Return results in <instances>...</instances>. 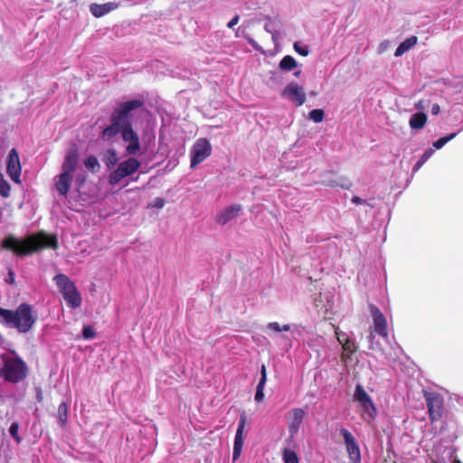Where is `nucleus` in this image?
<instances>
[{
	"label": "nucleus",
	"instance_id": "f257e3e1",
	"mask_svg": "<svg viewBox=\"0 0 463 463\" xmlns=\"http://www.w3.org/2000/svg\"><path fill=\"white\" fill-rule=\"evenodd\" d=\"M143 106L144 101L140 99L119 103L110 115L111 124L102 130L101 138L104 141H110L118 133H121L123 141L128 143L126 152L130 156H135L140 150V142L138 135L132 128L131 112Z\"/></svg>",
	"mask_w": 463,
	"mask_h": 463
},
{
	"label": "nucleus",
	"instance_id": "f03ea898",
	"mask_svg": "<svg viewBox=\"0 0 463 463\" xmlns=\"http://www.w3.org/2000/svg\"><path fill=\"white\" fill-rule=\"evenodd\" d=\"M0 324L20 333L29 331V304L22 303L15 310L0 307Z\"/></svg>",
	"mask_w": 463,
	"mask_h": 463
},
{
	"label": "nucleus",
	"instance_id": "7ed1b4c3",
	"mask_svg": "<svg viewBox=\"0 0 463 463\" xmlns=\"http://www.w3.org/2000/svg\"><path fill=\"white\" fill-rule=\"evenodd\" d=\"M54 281L62 294L67 305L71 308H77L81 305V296L71 279L64 275L58 274L54 277Z\"/></svg>",
	"mask_w": 463,
	"mask_h": 463
},
{
	"label": "nucleus",
	"instance_id": "20e7f679",
	"mask_svg": "<svg viewBox=\"0 0 463 463\" xmlns=\"http://www.w3.org/2000/svg\"><path fill=\"white\" fill-rule=\"evenodd\" d=\"M4 365L0 369V375L6 381L17 383L25 376V364L23 361L14 358L8 354L1 356Z\"/></svg>",
	"mask_w": 463,
	"mask_h": 463
},
{
	"label": "nucleus",
	"instance_id": "39448f33",
	"mask_svg": "<svg viewBox=\"0 0 463 463\" xmlns=\"http://www.w3.org/2000/svg\"><path fill=\"white\" fill-rule=\"evenodd\" d=\"M431 422L439 420L444 412L443 396L436 392L422 391Z\"/></svg>",
	"mask_w": 463,
	"mask_h": 463
},
{
	"label": "nucleus",
	"instance_id": "423d86ee",
	"mask_svg": "<svg viewBox=\"0 0 463 463\" xmlns=\"http://www.w3.org/2000/svg\"><path fill=\"white\" fill-rule=\"evenodd\" d=\"M141 163L134 157L122 161L118 167L109 175V183L111 185L118 184L123 178L130 176L138 170Z\"/></svg>",
	"mask_w": 463,
	"mask_h": 463
},
{
	"label": "nucleus",
	"instance_id": "0eeeda50",
	"mask_svg": "<svg viewBox=\"0 0 463 463\" xmlns=\"http://www.w3.org/2000/svg\"><path fill=\"white\" fill-rule=\"evenodd\" d=\"M59 242L55 234H50L43 231L31 234V254L44 249L57 250Z\"/></svg>",
	"mask_w": 463,
	"mask_h": 463
},
{
	"label": "nucleus",
	"instance_id": "6e6552de",
	"mask_svg": "<svg viewBox=\"0 0 463 463\" xmlns=\"http://www.w3.org/2000/svg\"><path fill=\"white\" fill-rule=\"evenodd\" d=\"M2 248L12 251L17 256H26L29 254V234L24 236L22 240L8 235L2 241Z\"/></svg>",
	"mask_w": 463,
	"mask_h": 463
},
{
	"label": "nucleus",
	"instance_id": "1a4fd4ad",
	"mask_svg": "<svg viewBox=\"0 0 463 463\" xmlns=\"http://www.w3.org/2000/svg\"><path fill=\"white\" fill-rule=\"evenodd\" d=\"M212 146L208 139L199 138L191 150V167L194 168L211 156Z\"/></svg>",
	"mask_w": 463,
	"mask_h": 463
},
{
	"label": "nucleus",
	"instance_id": "9d476101",
	"mask_svg": "<svg viewBox=\"0 0 463 463\" xmlns=\"http://www.w3.org/2000/svg\"><path fill=\"white\" fill-rule=\"evenodd\" d=\"M340 433L343 436L348 457L352 463H360L361 453L359 445L353 436V434L347 429H341Z\"/></svg>",
	"mask_w": 463,
	"mask_h": 463
},
{
	"label": "nucleus",
	"instance_id": "9b49d317",
	"mask_svg": "<svg viewBox=\"0 0 463 463\" xmlns=\"http://www.w3.org/2000/svg\"><path fill=\"white\" fill-rule=\"evenodd\" d=\"M247 423V418L244 412H242L240 416V420L238 423L236 435L234 439V445H233V453H232V459L233 461L237 460L241 453L244 441L246 439V433L244 431L245 425Z\"/></svg>",
	"mask_w": 463,
	"mask_h": 463
},
{
	"label": "nucleus",
	"instance_id": "f8f14e48",
	"mask_svg": "<svg viewBox=\"0 0 463 463\" xmlns=\"http://www.w3.org/2000/svg\"><path fill=\"white\" fill-rule=\"evenodd\" d=\"M21 163L15 148L11 149L7 158L6 171L10 178L17 184L21 183Z\"/></svg>",
	"mask_w": 463,
	"mask_h": 463
},
{
	"label": "nucleus",
	"instance_id": "ddd939ff",
	"mask_svg": "<svg viewBox=\"0 0 463 463\" xmlns=\"http://www.w3.org/2000/svg\"><path fill=\"white\" fill-rule=\"evenodd\" d=\"M282 96L295 102L297 107L302 106L306 101V94L303 88L296 82L288 84L282 91Z\"/></svg>",
	"mask_w": 463,
	"mask_h": 463
},
{
	"label": "nucleus",
	"instance_id": "4468645a",
	"mask_svg": "<svg viewBox=\"0 0 463 463\" xmlns=\"http://www.w3.org/2000/svg\"><path fill=\"white\" fill-rule=\"evenodd\" d=\"M370 309L373 319L374 332L379 334L381 336L387 338L388 330L386 318L384 317L381 310L375 306H372Z\"/></svg>",
	"mask_w": 463,
	"mask_h": 463
},
{
	"label": "nucleus",
	"instance_id": "2eb2a0df",
	"mask_svg": "<svg viewBox=\"0 0 463 463\" xmlns=\"http://www.w3.org/2000/svg\"><path fill=\"white\" fill-rule=\"evenodd\" d=\"M305 416L306 412L301 408H295L290 411L288 423L290 437H294L298 432Z\"/></svg>",
	"mask_w": 463,
	"mask_h": 463
},
{
	"label": "nucleus",
	"instance_id": "dca6fc26",
	"mask_svg": "<svg viewBox=\"0 0 463 463\" xmlns=\"http://www.w3.org/2000/svg\"><path fill=\"white\" fill-rule=\"evenodd\" d=\"M79 163V153L77 147L74 146L67 152L64 161L62 163V172L72 175L76 170Z\"/></svg>",
	"mask_w": 463,
	"mask_h": 463
},
{
	"label": "nucleus",
	"instance_id": "f3484780",
	"mask_svg": "<svg viewBox=\"0 0 463 463\" xmlns=\"http://www.w3.org/2000/svg\"><path fill=\"white\" fill-rule=\"evenodd\" d=\"M241 210V207L239 204L229 206L222 210V212L218 213L215 220L219 224L224 225L232 219H234L235 217H237Z\"/></svg>",
	"mask_w": 463,
	"mask_h": 463
},
{
	"label": "nucleus",
	"instance_id": "a211bd4d",
	"mask_svg": "<svg viewBox=\"0 0 463 463\" xmlns=\"http://www.w3.org/2000/svg\"><path fill=\"white\" fill-rule=\"evenodd\" d=\"M118 6L119 4L115 2H109L102 5L94 3L90 5V11L94 17L99 18L117 9Z\"/></svg>",
	"mask_w": 463,
	"mask_h": 463
},
{
	"label": "nucleus",
	"instance_id": "6ab92c4d",
	"mask_svg": "<svg viewBox=\"0 0 463 463\" xmlns=\"http://www.w3.org/2000/svg\"><path fill=\"white\" fill-rule=\"evenodd\" d=\"M72 175L62 172L57 176L55 187L61 195H66L71 188Z\"/></svg>",
	"mask_w": 463,
	"mask_h": 463
},
{
	"label": "nucleus",
	"instance_id": "aec40b11",
	"mask_svg": "<svg viewBox=\"0 0 463 463\" xmlns=\"http://www.w3.org/2000/svg\"><path fill=\"white\" fill-rule=\"evenodd\" d=\"M260 373H261V376H260V379L257 385L256 393H255V401L257 402H262V400L264 398V387H265V384L267 382V370H266L265 364L261 365Z\"/></svg>",
	"mask_w": 463,
	"mask_h": 463
},
{
	"label": "nucleus",
	"instance_id": "412c9836",
	"mask_svg": "<svg viewBox=\"0 0 463 463\" xmlns=\"http://www.w3.org/2000/svg\"><path fill=\"white\" fill-rule=\"evenodd\" d=\"M427 115L424 112H418L411 116L409 125L411 129H421L427 123Z\"/></svg>",
	"mask_w": 463,
	"mask_h": 463
},
{
	"label": "nucleus",
	"instance_id": "4be33fe9",
	"mask_svg": "<svg viewBox=\"0 0 463 463\" xmlns=\"http://www.w3.org/2000/svg\"><path fill=\"white\" fill-rule=\"evenodd\" d=\"M323 184L329 187H341L343 189H349L351 187V183L345 177H337L328 178L323 181Z\"/></svg>",
	"mask_w": 463,
	"mask_h": 463
},
{
	"label": "nucleus",
	"instance_id": "5701e85b",
	"mask_svg": "<svg viewBox=\"0 0 463 463\" xmlns=\"http://www.w3.org/2000/svg\"><path fill=\"white\" fill-rule=\"evenodd\" d=\"M418 43L417 36H411L405 41H403L400 45L397 47L394 55L396 57L402 56L404 52L409 51L411 48L415 46Z\"/></svg>",
	"mask_w": 463,
	"mask_h": 463
},
{
	"label": "nucleus",
	"instance_id": "b1692460",
	"mask_svg": "<svg viewBox=\"0 0 463 463\" xmlns=\"http://www.w3.org/2000/svg\"><path fill=\"white\" fill-rule=\"evenodd\" d=\"M363 409V418L367 420H373L376 416V410L372 399H368V402H364L360 403Z\"/></svg>",
	"mask_w": 463,
	"mask_h": 463
},
{
	"label": "nucleus",
	"instance_id": "393cba45",
	"mask_svg": "<svg viewBox=\"0 0 463 463\" xmlns=\"http://www.w3.org/2000/svg\"><path fill=\"white\" fill-rule=\"evenodd\" d=\"M103 161L109 169L114 167L118 161L116 150L113 148L108 149Z\"/></svg>",
	"mask_w": 463,
	"mask_h": 463
},
{
	"label": "nucleus",
	"instance_id": "a878e982",
	"mask_svg": "<svg viewBox=\"0 0 463 463\" xmlns=\"http://www.w3.org/2000/svg\"><path fill=\"white\" fill-rule=\"evenodd\" d=\"M344 353L342 354V360L346 361L350 359L351 355L357 351V345L352 340L346 342V345H342Z\"/></svg>",
	"mask_w": 463,
	"mask_h": 463
},
{
	"label": "nucleus",
	"instance_id": "bb28decb",
	"mask_svg": "<svg viewBox=\"0 0 463 463\" xmlns=\"http://www.w3.org/2000/svg\"><path fill=\"white\" fill-rule=\"evenodd\" d=\"M296 67V60L290 55H286L285 57L282 58V60L279 62V68L285 71H292Z\"/></svg>",
	"mask_w": 463,
	"mask_h": 463
},
{
	"label": "nucleus",
	"instance_id": "cd10ccee",
	"mask_svg": "<svg viewBox=\"0 0 463 463\" xmlns=\"http://www.w3.org/2000/svg\"><path fill=\"white\" fill-rule=\"evenodd\" d=\"M84 165L91 173H97L100 168V165L95 156H88L84 160Z\"/></svg>",
	"mask_w": 463,
	"mask_h": 463
},
{
	"label": "nucleus",
	"instance_id": "c85d7f7f",
	"mask_svg": "<svg viewBox=\"0 0 463 463\" xmlns=\"http://www.w3.org/2000/svg\"><path fill=\"white\" fill-rule=\"evenodd\" d=\"M354 397V400L357 401L359 403L368 402V399L371 398L361 384L356 385Z\"/></svg>",
	"mask_w": 463,
	"mask_h": 463
},
{
	"label": "nucleus",
	"instance_id": "c756f323",
	"mask_svg": "<svg viewBox=\"0 0 463 463\" xmlns=\"http://www.w3.org/2000/svg\"><path fill=\"white\" fill-rule=\"evenodd\" d=\"M10 184L5 179L3 173L0 171V195L4 198L10 196Z\"/></svg>",
	"mask_w": 463,
	"mask_h": 463
},
{
	"label": "nucleus",
	"instance_id": "7c9ffc66",
	"mask_svg": "<svg viewBox=\"0 0 463 463\" xmlns=\"http://www.w3.org/2000/svg\"><path fill=\"white\" fill-rule=\"evenodd\" d=\"M284 463H299L298 458L295 451L285 449L282 453Z\"/></svg>",
	"mask_w": 463,
	"mask_h": 463
},
{
	"label": "nucleus",
	"instance_id": "2f4dec72",
	"mask_svg": "<svg viewBox=\"0 0 463 463\" xmlns=\"http://www.w3.org/2000/svg\"><path fill=\"white\" fill-rule=\"evenodd\" d=\"M324 117H325V112L323 109H312L309 113H308V118L309 119H311L312 121H314L315 123H320L323 121L324 119Z\"/></svg>",
	"mask_w": 463,
	"mask_h": 463
},
{
	"label": "nucleus",
	"instance_id": "473e14b6",
	"mask_svg": "<svg viewBox=\"0 0 463 463\" xmlns=\"http://www.w3.org/2000/svg\"><path fill=\"white\" fill-rule=\"evenodd\" d=\"M68 407L66 402H61L58 407V415L61 426H65L67 422Z\"/></svg>",
	"mask_w": 463,
	"mask_h": 463
},
{
	"label": "nucleus",
	"instance_id": "72a5a7b5",
	"mask_svg": "<svg viewBox=\"0 0 463 463\" xmlns=\"http://www.w3.org/2000/svg\"><path fill=\"white\" fill-rule=\"evenodd\" d=\"M432 154H433V150L431 148L427 149L421 155L419 161L414 165L413 171H418L428 161V159L432 156Z\"/></svg>",
	"mask_w": 463,
	"mask_h": 463
},
{
	"label": "nucleus",
	"instance_id": "f704fd0d",
	"mask_svg": "<svg viewBox=\"0 0 463 463\" xmlns=\"http://www.w3.org/2000/svg\"><path fill=\"white\" fill-rule=\"evenodd\" d=\"M457 136L456 133H452L449 136H446V137H442L440 138H439L438 140H436L434 143H433V146L436 148V149H440L441 147H443L449 141L452 140L455 137Z\"/></svg>",
	"mask_w": 463,
	"mask_h": 463
},
{
	"label": "nucleus",
	"instance_id": "c9c22d12",
	"mask_svg": "<svg viewBox=\"0 0 463 463\" xmlns=\"http://www.w3.org/2000/svg\"><path fill=\"white\" fill-rule=\"evenodd\" d=\"M268 328L270 330H273L275 332H281V331H289L290 326L289 325H284L281 326L278 322H271L268 324Z\"/></svg>",
	"mask_w": 463,
	"mask_h": 463
},
{
	"label": "nucleus",
	"instance_id": "e433bc0d",
	"mask_svg": "<svg viewBox=\"0 0 463 463\" xmlns=\"http://www.w3.org/2000/svg\"><path fill=\"white\" fill-rule=\"evenodd\" d=\"M96 335L95 330L90 326H85L82 329V336L84 339H92Z\"/></svg>",
	"mask_w": 463,
	"mask_h": 463
},
{
	"label": "nucleus",
	"instance_id": "4c0bfd02",
	"mask_svg": "<svg viewBox=\"0 0 463 463\" xmlns=\"http://www.w3.org/2000/svg\"><path fill=\"white\" fill-rule=\"evenodd\" d=\"M19 425L16 422H13L9 428L10 435L15 439V441L20 442L21 439L18 436Z\"/></svg>",
	"mask_w": 463,
	"mask_h": 463
},
{
	"label": "nucleus",
	"instance_id": "58836bf2",
	"mask_svg": "<svg viewBox=\"0 0 463 463\" xmlns=\"http://www.w3.org/2000/svg\"><path fill=\"white\" fill-rule=\"evenodd\" d=\"M335 335H336L337 341L341 345H346V342H348L350 340L347 334L343 331H339L338 328H335Z\"/></svg>",
	"mask_w": 463,
	"mask_h": 463
},
{
	"label": "nucleus",
	"instance_id": "ea45409f",
	"mask_svg": "<svg viewBox=\"0 0 463 463\" xmlns=\"http://www.w3.org/2000/svg\"><path fill=\"white\" fill-rule=\"evenodd\" d=\"M294 50L302 56H307L309 50L307 46H301L298 43H294Z\"/></svg>",
	"mask_w": 463,
	"mask_h": 463
},
{
	"label": "nucleus",
	"instance_id": "a19ab883",
	"mask_svg": "<svg viewBox=\"0 0 463 463\" xmlns=\"http://www.w3.org/2000/svg\"><path fill=\"white\" fill-rule=\"evenodd\" d=\"M414 107L416 109L418 110H423L426 109L427 107V104L425 102L424 99H420L419 101H417L415 104H414Z\"/></svg>",
	"mask_w": 463,
	"mask_h": 463
},
{
	"label": "nucleus",
	"instance_id": "79ce46f5",
	"mask_svg": "<svg viewBox=\"0 0 463 463\" xmlns=\"http://www.w3.org/2000/svg\"><path fill=\"white\" fill-rule=\"evenodd\" d=\"M240 17L236 14L227 24L228 28H232L239 23Z\"/></svg>",
	"mask_w": 463,
	"mask_h": 463
},
{
	"label": "nucleus",
	"instance_id": "37998d69",
	"mask_svg": "<svg viewBox=\"0 0 463 463\" xmlns=\"http://www.w3.org/2000/svg\"><path fill=\"white\" fill-rule=\"evenodd\" d=\"M165 203V201L164 198H156L155 200V203H154V206L155 207H158V208H162Z\"/></svg>",
	"mask_w": 463,
	"mask_h": 463
},
{
	"label": "nucleus",
	"instance_id": "c03bdc74",
	"mask_svg": "<svg viewBox=\"0 0 463 463\" xmlns=\"http://www.w3.org/2000/svg\"><path fill=\"white\" fill-rule=\"evenodd\" d=\"M439 111H440L439 105L437 103L433 104L431 107V113L433 115H438L439 113Z\"/></svg>",
	"mask_w": 463,
	"mask_h": 463
},
{
	"label": "nucleus",
	"instance_id": "a18cd8bd",
	"mask_svg": "<svg viewBox=\"0 0 463 463\" xmlns=\"http://www.w3.org/2000/svg\"><path fill=\"white\" fill-rule=\"evenodd\" d=\"M352 203H354L355 204H363V203H364V200H363L359 196H354L352 198Z\"/></svg>",
	"mask_w": 463,
	"mask_h": 463
},
{
	"label": "nucleus",
	"instance_id": "49530a36",
	"mask_svg": "<svg viewBox=\"0 0 463 463\" xmlns=\"http://www.w3.org/2000/svg\"><path fill=\"white\" fill-rule=\"evenodd\" d=\"M368 339H369V342L371 343V345H370L369 348H370V349H373V339H374V334H373V331H372V332L370 333V335H368Z\"/></svg>",
	"mask_w": 463,
	"mask_h": 463
},
{
	"label": "nucleus",
	"instance_id": "de8ad7c7",
	"mask_svg": "<svg viewBox=\"0 0 463 463\" xmlns=\"http://www.w3.org/2000/svg\"><path fill=\"white\" fill-rule=\"evenodd\" d=\"M36 397L39 402H42V400H43L42 392L38 388H36Z\"/></svg>",
	"mask_w": 463,
	"mask_h": 463
},
{
	"label": "nucleus",
	"instance_id": "09e8293b",
	"mask_svg": "<svg viewBox=\"0 0 463 463\" xmlns=\"http://www.w3.org/2000/svg\"><path fill=\"white\" fill-rule=\"evenodd\" d=\"M453 463H462V462H461L459 459L455 458V459L453 460Z\"/></svg>",
	"mask_w": 463,
	"mask_h": 463
},
{
	"label": "nucleus",
	"instance_id": "8fccbe9b",
	"mask_svg": "<svg viewBox=\"0 0 463 463\" xmlns=\"http://www.w3.org/2000/svg\"><path fill=\"white\" fill-rule=\"evenodd\" d=\"M300 73H301V71H296V72L294 73V75H295V76H297V77H298Z\"/></svg>",
	"mask_w": 463,
	"mask_h": 463
},
{
	"label": "nucleus",
	"instance_id": "3c124183",
	"mask_svg": "<svg viewBox=\"0 0 463 463\" xmlns=\"http://www.w3.org/2000/svg\"><path fill=\"white\" fill-rule=\"evenodd\" d=\"M327 175L330 176L335 175V174L334 172H329Z\"/></svg>",
	"mask_w": 463,
	"mask_h": 463
},
{
	"label": "nucleus",
	"instance_id": "603ef678",
	"mask_svg": "<svg viewBox=\"0 0 463 463\" xmlns=\"http://www.w3.org/2000/svg\"><path fill=\"white\" fill-rule=\"evenodd\" d=\"M33 322L34 321H33V317H31V322H30L31 326H33Z\"/></svg>",
	"mask_w": 463,
	"mask_h": 463
},
{
	"label": "nucleus",
	"instance_id": "864d4df0",
	"mask_svg": "<svg viewBox=\"0 0 463 463\" xmlns=\"http://www.w3.org/2000/svg\"><path fill=\"white\" fill-rule=\"evenodd\" d=\"M9 276L13 277L14 276L13 272H9Z\"/></svg>",
	"mask_w": 463,
	"mask_h": 463
}]
</instances>
